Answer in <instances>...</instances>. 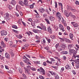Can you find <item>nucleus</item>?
<instances>
[{"label":"nucleus","instance_id":"nucleus-1","mask_svg":"<svg viewBox=\"0 0 79 79\" xmlns=\"http://www.w3.org/2000/svg\"><path fill=\"white\" fill-rule=\"evenodd\" d=\"M40 26H41L42 27L40 26H37V28H39L41 30L44 29V31H47V29L46 28V27L45 25H44L42 23L40 24Z\"/></svg>","mask_w":79,"mask_h":79},{"label":"nucleus","instance_id":"nucleus-2","mask_svg":"<svg viewBox=\"0 0 79 79\" xmlns=\"http://www.w3.org/2000/svg\"><path fill=\"white\" fill-rule=\"evenodd\" d=\"M37 71L38 72H40L41 73V74L42 75H45V70L44 69L40 67V68L37 70Z\"/></svg>","mask_w":79,"mask_h":79},{"label":"nucleus","instance_id":"nucleus-3","mask_svg":"<svg viewBox=\"0 0 79 79\" xmlns=\"http://www.w3.org/2000/svg\"><path fill=\"white\" fill-rule=\"evenodd\" d=\"M23 58L26 60H24V62L25 63H26L27 64H28V65H31V64L29 62V60L27 58L26 56H24Z\"/></svg>","mask_w":79,"mask_h":79},{"label":"nucleus","instance_id":"nucleus-4","mask_svg":"<svg viewBox=\"0 0 79 79\" xmlns=\"http://www.w3.org/2000/svg\"><path fill=\"white\" fill-rule=\"evenodd\" d=\"M1 35H7V31L3 30V31H1Z\"/></svg>","mask_w":79,"mask_h":79},{"label":"nucleus","instance_id":"nucleus-5","mask_svg":"<svg viewBox=\"0 0 79 79\" xmlns=\"http://www.w3.org/2000/svg\"><path fill=\"white\" fill-rule=\"evenodd\" d=\"M48 31L49 34H52L53 33V31L50 26H48Z\"/></svg>","mask_w":79,"mask_h":79},{"label":"nucleus","instance_id":"nucleus-6","mask_svg":"<svg viewBox=\"0 0 79 79\" xmlns=\"http://www.w3.org/2000/svg\"><path fill=\"white\" fill-rule=\"evenodd\" d=\"M75 22H71V24L73 25V26L74 27H77L79 26V25H78V24L77 23H75Z\"/></svg>","mask_w":79,"mask_h":79},{"label":"nucleus","instance_id":"nucleus-7","mask_svg":"<svg viewBox=\"0 0 79 79\" xmlns=\"http://www.w3.org/2000/svg\"><path fill=\"white\" fill-rule=\"evenodd\" d=\"M33 31L35 33H41L42 32L41 30H39L37 29H33Z\"/></svg>","mask_w":79,"mask_h":79},{"label":"nucleus","instance_id":"nucleus-8","mask_svg":"<svg viewBox=\"0 0 79 79\" xmlns=\"http://www.w3.org/2000/svg\"><path fill=\"white\" fill-rule=\"evenodd\" d=\"M59 27L60 28V29L62 30V32H64V27L63 26L61 25V24H59Z\"/></svg>","mask_w":79,"mask_h":79},{"label":"nucleus","instance_id":"nucleus-9","mask_svg":"<svg viewBox=\"0 0 79 79\" xmlns=\"http://www.w3.org/2000/svg\"><path fill=\"white\" fill-rule=\"evenodd\" d=\"M56 17H58L59 19L61 17V14L60 12H57L56 14Z\"/></svg>","mask_w":79,"mask_h":79},{"label":"nucleus","instance_id":"nucleus-10","mask_svg":"<svg viewBox=\"0 0 79 79\" xmlns=\"http://www.w3.org/2000/svg\"><path fill=\"white\" fill-rule=\"evenodd\" d=\"M23 6L25 5V6H28V1H27V0H25L23 2Z\"/></svg>","mask_w":79,"mask_h":79},{"label":"nucleus","instance_id":"nucleus-11","mask_svg":"<svg viewBox=\"0 0 79 79\" xmlns=\"http://www.w3.org/2000/svg\"><path fill=\"white\" fill-rule=\"evenodd\" d=\"M65 68L66 69H68V70H69V69H71V67L69 66V64H67L66 65Z\"/></svg>","mask_w":79,"mask_h":79},{"label":"nucleus","instance_id":"nucleus-12","mask_svg":"<svg viewBox=\"0 0 79 79\" xmlns=\"http://www.w3.org/2000/svg\"><path fill=\"white\" fill-rule=\"evenodd\" d=\"M1 46L3 47V48H5L6 47V45L4 43V42L3 41H2L1 42Z\"/></svg>","mask_w":79,"mask_h":79},{"label":"nucleus","instance_id":"nucleus-13","mask_svg":"<svg viewBox=\"0 0 79 79\" xmlns=\"http://www.w3.org/2000/svg\"><path fill=\"white\" fill-rule=\"evenodd\" d=\"M10 4H12L13 5H15L16 4V1L15 0H11V1L10 2Z\"/></svg>","mask_w":79,"mask_h":79},{"label":"nucleus","instance_id":"nucleus-14","mask_svg":"<svg viewBox=\"0 0 79 79\" xmlns=\"http://www.w3.org/2000/svg\"><path fill=\"white\" fill-rule=\"evenodd\" d=\"M77 53V52H76L75 50H74V51H73V57L74 58H76V56L75 55L76 54V53Z\"/></svg>","mask_w":79,"mask_h":79},{"label":"nucleus","instance_id":"nucleus-15","mask_svg":"<svg viewBox=\"0 0 79 79\" xmlns=\"http://www.w3.org/2000/svg\"><path fill=\"white\" fill-rule=\"evenodd\" d=\"M5 57L6 58H8V59H10V55H9V54L6 53L5 54Z\"/></svg>","mask_w":79,"mask_h":79},{"label":"nucleus","instance_id":"nucleus-16","mask_svg":"<svg viewBox=\"0 0 79 79\" xmlns=\"http://www.w3.org/2000/svg\"><path fill=\"white\" fill-rule=\"evenodd\" d=\"M49 19L51 21H53L55 20V18L52 16H50L49 17Z\"/></svg>","mask_w":79,"mask_h":79},{"label":"nucleus","instance_id":"nucleus-17","mask_svg":"<svg viewBox=\"0 0 79 79\" xmlns=\"http://www.w3.org/2000/svg\"><path fill=\"white\" fill-rule=\"evenodd\" d=\"M75 62V64H79V59H77L73 61Z\"/></svg>","mask_w":79,"mask_h":79},{"label":"nucleus","instance_id":"nucleus-18","mask_svg":"<svg viewBox=\"0 0 79 79\" xmlns=\"http://www.w3.org/2000/svg\"><path fill=\"white\" fill-rule=\"evenodd\" d=\"M59 19V20H60V21H61L63 23L64 22H65V20H64V19H63V17H60V18Z\"/></svg>","mask_w":79,"mask_h":79},{"label":"nucleus","instance_id":"nucleus-19","mask_svg":"<svg viewBox=\"0 0 79 79\" xmlns=\"http://www.w3.org/2000/svg\"><path fill=\"white\" fill-rule=\"evenodd\" d=\"M59 47L64 49L65 47H66V45L65 44H62L59 46Z\"/></svg>","mask_w":79,"mask_h":79},{"label":"nucleus","instance_id":"nucleus-20","mask_svg":"<svg viewBox=\"0 0 79 79\" xmlns=\"http://www.w3.org/2000/svg\"><path fill=\"white\" fill-rule=\"evenodd\" d=\"M39 11L41 13H44V12L45 11V9L44 8L40 9Z\"/></svg>","mask_w":79,"mask_h":79},{"label":"nucleus","instance_id":"nucleus-21","mask_svg":"<svg viewBox=\"0 0 79 79\" xmlns=\"http://www.w3.org/2000/svg\"><path fill=\"white\" fill-rule=\"evenodd\" d=\"M69 15H70V16L73 18H74V19H75V18H76V16H75V15H72V13H71V12H70L69 13Z\"/></svg>","mask_w":79,"mask_h":79},{"label":"nucleus","instance_id":"nucleus-22","mask_svg":"<svg viewBox=\"0 0 79 79\" xmlns=\"http://www.w3.org/2000/svg\"><path fill=\"white\" fill-rule=\"evenodd\" d=\"M74 50L73 49H69V52L70 53V55H72L73 52H74Z\"/></svg>","mask_w":79,"mask_h":79},{"label":"nucleus","instance_id":"nucleus-23","mask_svg":"<svg viewBox=\"0 0 79 79\" xmlns=\"http://www.w3.org/2000/svg\"><path fill=\"white\" fill-rule=\"evenodd\" d=\"M64 14L66 15V16L67 17H69V14H68V13L67 12V11L66 10H65L64 11Z\"/></svg>","mask_w":79,"mask_h":79},{"label":"nucleus","instance_id":"nucleus-24","mask_svg":"<svg viewBox=\"0 0 79 79\" xmlns=\"http://www.w3.org/2000/svg\"><path fill=\"white\" fill-rule=\"evenodd\" d=\"M69 37L70 39H73V37H74V35L73 33H71L69 34Z\"/></svg>","mask_w":79,"mask_h":79},{"label":"nucleus","instance_id":"nucleus-25","mask_svg":"<svg viewBox=\"0 0 79 79\" xmlns=\"http://www.w3.org/2000/svg\"><path fill=\"white\" fill-rule=\"evenodd\" d=\"M9 14L8 13H6L4 15V18H8L9 17Z\"/></svg>","mask_w":79,"mask_h":79},{"label":"nucleus","instance_id":"nucleus-26","mask_svg":"<svg viewBox=\"0 0 79 79\" xmlns=\"http://www.w3.org/2000/svg\"><path fill=\"white\" fill-rule=\"evenodd\" d=\"M21 8V6H19L18 5H17L16 6V10L17 11H18L19 12V10H18V9H20Z\"/></svg>","mask_w":79,"mask_h":79},{"label":"nucleus","instance_id":"nucleus-27","mask_svg":"<svg viewBox=\"0 0 79 79\" xmlns=\"http://www.w3.org/2000/svg\"><path fill=\"white\" fill-rule=\"evenodd\" d=\"M49 73H51V74L52 75V76H55V75H56V73H55V72H53L50 71L49 72Z\"/></svg>","mask_w":79,"mask_h":79},{"label":"nucleus","instance_id":"nucleus-28","mask_svg":"<svg viewBox=\"0 0 79 79\" xmlns=\"http://www.w3.org/2000/svg\"><path fill=\"white\" fill-rule=\"evenodd\" d=\"M26 33L28 35V36H30L31 34V35H32V32L30 31H29L28 32H27Z\"/></svg>","mask_w":79,"mask_h":79},{"label":"nucleus","instance_id":"nucleus-29","mask_svg":"<svg viewBox=\"0 0 79 79\" xmlns=\"http://www.w3.org/2000/svg\"><path fill=\"white\" fill-rule=\"evenodd\" d=\"M45 21H46L48 24H50V21H49V19H48L45 18Z\"/></svg>","mask_w":79,"mask_h":79},{"label":"nucleus","instance_id":"nucleus-30","mask_svg":"<svg viewBox=\"0 0 79 79\" xmlns=\"http://www.w3.org/2000/svg\"><path fill=\"white\" fill-rule=\"evenodd\" d=\"M12 28L15 29H18V27H17V26L15 25H13L12 26Z\"/></svg>","mask_w":79,"mask_h":79},{"label":"nucleus","instance_id":"nucleus-31","mask_svg":"<svg viewBox=\"0 0 79 79\" xmlns=\"http://www.w3.org/2000/svg\"><path fill=\"white\" fill-rule=\"evenodd\" d=\"M58 5L59 6H61V9L62 10H63V5L62 4V3H60V2H59L58 3Z\"/></svg>","mask_w":79,"mask_h":79},{"label":"nucleus","instance_id":"nucleus-32","mask_svg":"<svg viewBox=\"0 0 79 79\" xmlns=\"http://www.w3.org/2000/svg\"><path fill=\"white\" fill-rule=\"evenodd\" d=\"M31 25L34 27L35 26V22L32 21L31 22Z\"/></svg>","mask_w":79,"mask_h":79},{"label":"nucleus","instance_id":"nucleus-33","mask_svg":"<svg viewBox=\"0 0 79 79\" xmlns=\"http://www.w3.org/2000/svg\"><path fill=\"white\" fill-rule=\"evenodd\" d=\"M19 4L21 5H22V6H24V5L23 4V1H19Z\"/></svg>","mask_w":79,"mask_h":79},{"label":"nucleus","instance_id":"nucleus-34","mask_svg":"<svg viewBox=\"0 0 79 79\" xmlns=\"http://www.w3.org/2000/svg\"><path fill=\"white\" fill-rule=\"evenodd\" d=\"M3 51H4V49H2V47L0 46V53L3 52Z\"/></svg>","mask_w":79,"mask_h":79},{"label":"nucleus","instance_id":"nucleus-35","mask_svg":"<svg viewBox=\"0 0 79 79\" xmlns=\"http://www.w3.org/2000/svg\"><path fill=\"white\" fill-rule=\"evenodd\" d=\"M17 38H19V39H21L23 38V35H22L20 34L19 35H18Z\"/></svg>","mask_w":79,"mask_h":79},{"label":"nucleus","instance_id":"nucleus-36","mask_svg":"<svg viewBox=\"0 0 79 79\" xmlns=\"http://www.w3.org/2000/svg\"><path fill=\"white\" fill-rule=\"evenodd\" d=\"M27 67L28 70H29V69H31V66L30 65L27 66Z\"/></svg>","mask_w":79,"mask_h":79},{"label":"nucleus","instance_id":"nucleus-37","mask_svg":"<svg viewBox=\"0 0 79 79\" xmlns=\"http://www.w3.org/2000/svg\"><path fill=\"white\" fill-rule=\"evenodd\" d=\"M13 43L12 41H10L9 42V45L11 47L13 45Z\"/></svg>","mask_w":79,"mask_h":79},{"label":"nucleus","instance_id":"nucleus-38","mask_svg":"<svg viewBox=\"0 0 79 79\" xmlns=\"http://www.w3.org/2000/svg\"><path fill=\"white\" fill-rule=\"evenodd\" d=\"M73 46V45L72 44H69L68 46V48H69V49H70L71 48H72Z\"/></svg>","mask_w":79,"mask_h":79},{"label":"nucleus","instance_id":"nucleus-39","mask_svg":"<svg viewBox=\"0 0 79 79\" xmlns=\"http://www.w3.org/2000/svg\"><path fill=\"white\" fill-rule=\"evenodd\" d=\"M44 18H47V14H44L43 15Z\"/></svg>","mask_w":79,"mask_h":79},{"label":"nucleus","instance_id":"nucleus-40","mask_svg":"<svg viewBox=\"0 0 79 79\" xmlns=\"http://www.w3.org/2000/svg\"><path fill=\"white\" fill-rule=\"evenodd\" d=\"M39 78L40 79H44V77L42 76L41 75H40L39 76Z\"/></svg>","mask_w":79,"mask_h":79},{"label":"nucleus","instance_id":"nucleus-41","mask_svg":"<svg viewBox=\"0 0 79 79\" xmlns=\"http://www.w3.org/2000/svg\"><path fill=\"white\" fill-rule=\"evenodd\" d=\"M73 12H75L76 11V10L75 9H73V8L70 9Z\"/></svg>","mask_w":79,"mask_h":79},{"label":"nucleus","instance_id":"nucleus-42","mask_svg":"<svg viewBox=\"0 0 79 79\" xmlns=\"http://www.w3.org/2000/svg\"><path fill=\"white\" fill-rule=\"evenodd\" d=\"M55 77H56V79H60V77H59V76H58V75H56V76H55Z\"/></svg>","mask_w":79,"mask_h":79},{"label":"nucleus","instance_id":"nucleus-43","mask_svg":"<svg viewBox=\"0 0 79 79\" xmlns=\"http://www.w3.org/2000/svg\"><path fill=\"white\" fill-rule=\"evenodd\" d=\"M64 60H66V57L65 56H64L62 57Z\"/></svg>","mask_w":79,"mask_h":79},{"label":"nucleus","instance_id":"nucleus-44","mask_svg":"<svg viewBox=\"0 0 79 79\" xmlns=\"http://www.w3.org/2000/svg\"><path fill=\"white\" fill-rule=\"evenodd\" d=\"M22 23L23 24L24 27H26V23H24L23 21H22Z\"/></svg>","mask_w":79,"mask_h":79},{"label":"nucleus","instance_id":"nucleus-45","mask_svg":"<svg viewBox=\"0 0 79 79\" xmlns=\"http://www.w3.org/2000/svg\"><path fill=\"white\" fill-rule=\"evenodd\" d=\"M65 41L66 42H67L68 43H69V42H70V40H69L68 39H65Z\"/></svg>","mask_w":79,"mask_h":79},{"label":"nucleus","instance_id":"nucleus-46","mask_svg":"<svg viewBox=\"0 0 79 79\" xmlns=\"http://www.w3.org/2000/svg\"><path fill=\"white\" fill-rule=\"evenodd\" d=\"M43 64V65L44 66H46L47 65V63H46L45 62H44Z\"/></svg>","mask_w":79,"mask_h":79},{"label":"nucleus","instance_id":"nucleus-47","mask_svg":"<svg viewBox=\"0 0 79 79\" xmlns=\"http://www.w3.org/2000/svg\"><path fill=\"white\" fill-rule=\"evenodd\" d=\"M63 54H68V51H63L62 52Z\"/></svg>","mask_w":79,"mask_h":79},{"label":"nucleus","instance_id":"nucleus-48","mask_svg":"<svg viewBox=\"0 0 79 79\" xmlns=\"http://www.w3.org/2000/svg\"><path fill=\"white\" fill-rule=\"evenodd\" d=\"M8 8L10 10H11V9L13 8V7H12V6L10 5H9Z\"/></svg>","mask_w":79,"mask_h":79},{"label":"nucleus","instance_id":"nucleus-49","mask_svg":"<svg viewBox=\"0 0 79 79\" xmlns=\"http://www.w3.org/2000/svg\"><path fill=\"white\" fill-rule=\"evenodd\" d=\"M29 44H26L25 45H24V47H29Z\"/></svg>","mask_w":79,"mask_h":79},{"label":"nucleus","instance_id":"nucleus-50","mask_svg":"<svg viewBox=\"0 0 79 79\" xmlns=\"http://www.w3.org/2000/svg\"><path fill=\"white\" fill-rule=\"evenodd\" d=\"M20 64H21V66L23 67L24 66V64L22 62H20Z\"/></svg>","mask_w":79,"mask_h":79},{"label":"nucleus","instance_id":"nucleus-51","mask_svg":"<svg viewBox=\"0 0 79 79\" xmlns=\"http://www.w3.org/2000/svg\"><path fill=\"white\" fill-rule=\"evenodd\" d=\"M63 23H64V26L65 27L67 26V24H66V21H65V22H63Z\"/></svg>","mask_w":79,"mask_h":79},{"label":"nucleus","instance_id":"nucleus-52","mask_svg":"<svg viewBox=\"0 0 79 79\" xmlns=\"http://www.w3.org/2000/svg\"><path fill=\"white\" fill-rule=\"evenodd\" d=\"M72 73H73V74H74V75H75L76 74V71H75V70H73L72 71Z\"/></svg>","mask_w":79,"mask_h":79},{"label":"nucleus","instance_id":"nucleus-53","mask_svg":"<svg viewBox=\"0 0 79 79\" xmlns=\"http://www.w3.org/2000/svg\"><path fill=\"white\" fill-rule=\"evenodd\" d=\"M31 69L32 71H35V70H36V69L34 67H32L31 68Z\"/></svg>","mask_w":79,"mask_h":79},{"label":"nucleus","instance_id":"nucleus-54","mask_svg":"<svg viewBox=\"0 0 79 79\" xmlns=\"http://www.w3.org/2000/svg\"><path fill=\"white\" fill-rule=\"evenodd\" d=\"M55 8H57V6H58V5H57V2H55Z\"/></svg>","mask_w":79,"mask_h":79},{"label":"nucleus","instance_id":"nucleus-55","mask_svg":"<svg viewBox=\"0 0 79 79\" xmlns=\"http://www.w3.org/2000/svg\"><path fill=\"white\" fill-rule=\"evenodd\" d=\"M14 72L13 71L11 70H9V73H13Z\"/></svg>","mask_w":79,"mask_h":79},{"label":"nucleus","instance_id":"nucleus-56","mask_svg":"<svg viewBox=\"0 0 79 79\" xmlns=\"http://www.w3.org/2000/svg\"><path fill=\"white\" fill-rule=\"evenodd\" d=\"M51 38L52 39H55V36L53 35V36H51Z\"/></svg>","mask_w":79,"mask_h":79},{"label":"nucleus","instance_id":"nucleus-57","mask_svg":"<svg viewBox=\"0 0 79 79\" xmlns=\"http://www.w3.org/2000/svg\"><path fill=\"white\" fill-rule=\"evenodd\" d=\"M30 8H34V5L32 4L30 5Z\"/></svg>","mask_w":79,"mask_h":79},{"label":"nucleus","instance_id":"nucleus-58","mask_svg":"<svg viewBox=\"0 0 79 79\" xmlns=\"http://www.w3.org/2000/svg\"><path fill=\"white\" fill-rule=\"evenodd\" d=\"M47 41L48 42L49 44H50L51 42V40L50 39H47Z\"/></svg>","mask_w":79,"mask_h":79},{"label":"nucleus","instance_id":"nucleus-59","mask_svg":"<svg viewBox=\"0 0 79 79\" xmlns=\"http://www.w3.org/2000/svg\"><path fill=\"white\" fill-rule=\"evenodd\" d=\"M54 58H55V59H57L58 60H60V59L57 56H54Z\"/></svg>","mask_w":79,"mask_h":79},{"label":"nucleus","instance_id":"nucleus-60","mask_svg":"<svg viewBox=\"0 0 79 79\" xmlns=\"http://www.w3.org/2000/svg\"><path fill=\"white\" fill-rule=\"evenodd\" d=\"M9 52L10 53H13V51L11 49H10Z\"/></svg>","mask_w":79,"mask_h":79},{"label":"nucleus","instance_id":"nucleus-61","mask_svg":"<svg viewBox=\"0 0 79 79\" xmlns=\"http://www.w3.org/2000/svg\"><path fill=\"white\" fill-rule=\"evenodd\" d=\"M43 42L44 44H45V43H46V41H45V39H43Z\"/></svg>","mask_w":79,"mask_h":79},{"label":"nucleus","instance_id":"nucleus-62","mask_svg":"<svg viewBox=\"0 0 79 79\" xmlns=\"http://www.w3.org/2000/svg\"><path fill=\"white\" fill-rule=\"evenodd\" d=\"M4 40L6 41V42H7L8 40V38H6L4 39Z\"/></svg>","mask_w":79,"mask_h":79},{"label":"nucleus","instance_id":"nucleus-63","mask_svg":"<svg viewBox=\"0 0 79 79\" xmlns=\"http://www.w3.org/2000/svg\"><path fill=\"white\" fill-rule=\"evenodd\" d=\"M75 4H76V5H79V2L77 1L76 2H75Z\"/></svg>","mask_w":79,"mask_h":79},{"label":"nucleus","instance_id":"nucleus-64","mask_svg":"<svg viewBox=\"0 0 79 79\" xmlns=\"http://www.w3.org/2000/svg\"><path fill=\"white\" fill-rule=\"evenodd\" d=\"M19 72L21 74L23 73V71L21 69L19 70Z\"/></svg>","mask_w":79,"mask_h":79}]
</instances>
